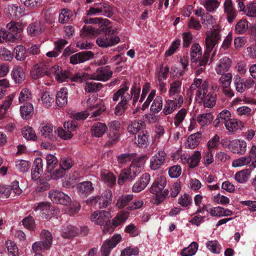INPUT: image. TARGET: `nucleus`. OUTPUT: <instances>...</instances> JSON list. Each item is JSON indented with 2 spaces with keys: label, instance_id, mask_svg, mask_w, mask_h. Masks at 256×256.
<instances>
[{
  "label": "nucleus",
  "instance_id": "obj_1",
  "mask_svg": "<svg viewBox=\"0 0 256 256\" xmlns=\"http://www.w3.org/2000/svg\"><path fill=\"white\" fill-rule=\"evenodd\" d=\"M129 89L128 86L124 84L120 86V88L112 96V100L117 102L119 98H120V102L116 106L114 109V114L116 116H120L124 114L127 108L128 102L133 99V104L138 100L139 97L140 89L135 84L131 88V94H130L128 91Z\"/></svg>",
  "mask_w": 256,
  "mask_h": 256
},
{
  "label": "nucleus",
  "instance_id": "obj_2",
  "mask_svg": "<svg viewBox=\"0 0 256 256\" xmlns=\"http://www.w3.org/2000/svg\"><path fill=\"white\" fill-rule=\"evenodd\" d=\"M196 88L198 90L196 92V100L199 102H202L205 108L214 107L216 104V95L208 88V82L207 80H202V78H195L194 83L190 88V90H194Z\"/></svg>",
  "mask_w": 256,
  "mask_h": 256
},
{
  "label": "nucleus",
  "instance_id": "obj_3",
  "mask_svg": "<svg viewBox=\"0 0 256 256\" xmlns=\"http://www.w3.org/2000/svg\"><path fill=\"white\" fill-rule=\"evenodd\" d=\"M110 28L102 27L100 30L104 32V34L100 36L96 40L97 44L102 48H108L116 45L120 41L118 36L109 34L110 32Z\"/></svg>",
  "mask_w": 256,
  "mask_h": 256
},
{
  "label": "nucleus",
  "instance_id": "obj_4",
  "mask_svg": "<svg viewBox=\"0 0 256 256\" xmlns=\"http://www.w3.org/2000/svg\"><path fill=\"white\" fill-rule=\"evenodd\" d=\"M61 68L58 66H54L49 67L48 66L40 64V65H36L31 71L32 74L35 78L44 75L50 76L53 74L56 77V75L60 72Z\"/></svg>",
  "mask_w": 256,
  "mask_h": 256
},
{
  "label": "nucleus",
  "instance_id": "obj_5",
  "mask_svg": "<svg viewBox=\"0 0 256 256\" xmlns=\"http://www.w3.org/2000/svg\"><path fill=\"white\" fill-rule=\"evenodd\" d=\"M42 240L36 242L32 244V249L35 252L49 249L52 244V237L51 233L47 230H44L40 233Z\"/></svg>",
  "mask_w": 256,
  "mask_h": 256
},
{
  "label": "nucleus",
  "instance_id": "obj_6",
  "mask_svg": "<svg viewBox=\"0 0 256 256\" xmlns=\"http://www.w3.org/2000/svg\"><path fill=\"white\" fill-rule=\"evenodd\" d=\"M129 212L127 211L122 210L119 212L113 218L111 222L108 220V224H106L103 227V231L104 233L112 232L114 228L124 223L128 218Z\"/></svg>",
  "mask_w": 256,
  "mask_h": 256
},
{
  "label": "nucleus",
  "instance_id": "obj_7",
  "mask_svg": "<svg viewBox=\"0 0 256 256\" xmlns=\"http://www.w3.org/2000/svg\"><path fill=\"white\" fill-rule=\"evenodd\" d=\"M112 200V193H102L101 196L90 198L86 200L88 204L104 208L109 205Z\"/></svg>",
  "mask_w": 256,
  "mask_h": 256
},
{
  "label": "nucleus",
  "instance_id": "obj_8",
  "mask_svg": "<svg viewBox=\"0 0 256 256\" xmlns=\"http://www.w3.org/2000/svg\"><path fill=\"white\" fill-rule=\"evenodd\" d=\"M112 72L109 66H102L96 69L92 74H90V80L106 82L112 76Z\"/></svg>",
  "mask_w": 256,
  "mask_h": 256
},
{
  "label": "nucleus",
  "instance_id": "obj_9",
  "mask_svg": "<svg viewBox=\"0 0 256 256\" xmlns=\"http://www.w3.org/2000/svg\"><path fill=\"white\" fill-rule=\"evenodd\" d=\"M220 30L218 28H214L206 32V46L208 50H212L215 46L220 39Z\"/></svg>",
  "mask_w": 256,
  "mask_h": 256
},
{
  "label": "nucleus",
  "instance_id": "obj_10",
  "mask_svg": "<svg viewBox=\"0 0 256 256\" xmlns=\"http://www.w3.org/2000/svg\"><path fill=\"white\" fill-rule=\"evenodd\" d=\"M146 160V156H142L132 160L128 170L134 178H135L143 170Z\"/></svg>",
  "mask_w": 256,
  "mask_h": 256
},
{
  "label": "nucleus",
  "instance_id": "obj_11",
  "mask_svg": "<svg viewBox=\"0 0 256 256\" xmlns=\"http://www.w3.org/2000/svg\"><path fill=\"white\" fill-rule=\"evenodd\" d=\"M122 236L119 234H115L112 238L104 242L101 247L102 256H108L111 250L121 240Z\"/></svg>",
  "mask_w": 256,
  "mask_h": 256
},
{
  "label": "nucleus",
  "instance_id": "obj_12",
  "mask_svg": "<svg viewBox=\"0 0 256 256\" xmlns=\"http://www.w3.org/2000/svg\"><path fill=\"white\" fill-rule=\"evenodd\" d=\"M184 99L182 96H178V98L174 100H168L166 102L162 112L166 116L170 114L182 106Z\"/></svg>",
  "mask_w": 256,
  "mask_h": 256
},
{
  "label": "nucleus",
  "instance_id": "obj_13",
  "mask_svg": "<svg viewBox=\"0 0 256 256\" xmlns=\"http://www.w3.org/2000/svg\"><path fill=\"white\" fill-rule=\"evenodd\" d=\"M110 218V213L108 212L101 210L96 211L90 216V220L96 224L103 226L108 224V220Z\"/></svg>",
  "mask_w": 256,
  "mask_h": 256
},
{
  "label": "nucleus",
  "instance_id": "obj_14",
  "mask_svg": "<svg viewBox=\"0 0 256 256\" xmlns=\"http://www.w3.org/2000/svg\"><path fill=\"white\" fill-rule=\"evenodd\" d=\"M166 157V154L164 150L158 151L150 158V168L154 170H158L164 163Z\"/></svg>",
  "mask_w": 256,
  "mask_h": 256
},
{
  "label": "nucleus",
  "instance_id": "obj_15",
  "mask_svg": "<svg viewBox=\"0 0 256 256\" xmlns=\"http://www.w3.org/2000/svg\"><path fill=\"white\" fill-rule=\"evenodd\" d=\"M94 54L90 51H85L76 53L70 57V62L73 64H76L84 62L93 58Z\"/></svg>",
  "mask_w": 256,
  "mask_h": 256
},
{
  "label": "nucleus",
  "instance_id": "obj_16",
  "mask_svg": "<svg viewBox=\"0 0 256 256\" xmlns=\"http://www.w3.org/2000/svg\"><path fill=\"white\" fill-rule=\"evenodd\" d=\"M246 143L240 140H235L229 144V148L234 154H244L246 150Z\"/></svg>",
  "mask_w": 256,
  "mask_h": 256
},
{
  "label": "nucleus",
  "instance_id": "obj_17",
  "mask_svg": "<svg viewBox=\"0 0 256 256\" xmlns=\"http://www.w3.org/2000/svg\"><path fill=\"white\" fill-rule=\"evenodd\" d=\"M36 210H40L43 218H48L54 214L53 207L48 202H40L36 208Z\"/></svg>",
  "mask_w": 256,
  "mask_h": 256
},
{
  "label": "nucleus",
  "instance_id": "obj_18",
  "mask_svg": "<svg viewBox=\"0 0 256 256\" xmlns=\"http://www.w3.org/2000/svg\"><path fill=\"white\" fill-rule=\"evenodd\" d=\"M48 197L54 202L64 206L72 202L70 198L65 193H48Z\"/></svg>",
  "mask_w": 256,
  "mask_h": 256
},
{
  "label": "nucleus",
  "instance_id": "obj_19",
  "mask_svg": "<svg viewBox=\"0 0 256 256\" xmlns=\"http://www.w3.org/2000/svg\"><path fill=\"white\" fill-rule=\"evenodd\" d=\"M232 66L231 60L226 56L220 58L215 68L217 74L220 75L228 71Z\"/></svg>",
  "mask_w": 256,
  "mask_h": 256
},
{
  "label": "nucleus",
  "instance_id": "obj_20",
  "mask_svg": "<svg viewBox=\"0 0 256 256\" xmlns=\"http://www.w3.org/2000/svg\"><path fill=\"white\" fill-rule=\"evenodd\" d=\"M225 126L228 131L229 134H232L236 131L242 130L244 127V124L238 119L232 118L230 120L226 122Z\"/></svg>",
  "mask_w": 256,
  "mask_h": 256
},
{
  "label": "nucleus",
  "instance_id": "obj_21",
  "mask_svg": "<svg viewBox=\"0 0 256 256\" xmlns=\"http://www.w3.org/2000/svg\"><path fill=\"white\" fill-rule=\"evenodd\" d=\"M40 128L42 136L52 141L56 139V130H54V126L52 124H46L42 125Z\"/></svg>",
  "mask_w": 256,
  "mask_h": 256
},
{
  "label": "nucleus",
  "instance_id": "obj_22",
  "mask_svg": "<svg viewBox=\"0 0 256 256\" xmlns=\"http://www.w3.org/2000/svg\"><path fill=\"white\" fill-rule=\"evenodd\" d=\"M150 180V174L148 173L143 174L140 179L133 186V192H140L144 190L148 184Z\"/></svg>",
  "mask_w": 256,
  "mask_h": 256
},
{
  "label": "nucleus",
  "instance_id": "obj_23",
  "mask_svg": "<svg viewBox=\"0 0 256 256\" xmlns=\"http://www.w3.org/2000/svg\"><path fill=\"white\" fill-rule=\"evenodd\" d=\"M224 12L226 15L228 22L230 23L232 22L236 18V13L232 5V0H225Z\"/></svg>",
  "mask_w": 256,
  "mask_h": 256
},
{
  "label": "nucleus",
  "instance_id": "obj_24",
  "mask_svg": "<svg viewBox=\"0 0 256 256\" xmlns=\"http://www.w3.org/2000/svg\"><path fill=\"white\" fill-rule=\"evenodd\" d=\"M11 76L16 84H21L26 78L25 72L20 66H15L12 72Z\"/></svg>",
  "mask_w": 256,
  "mask_h": 256
},
{
  "label": "nucleus",
  "instance_id": "obj_25",
  "mask_svg": "<svg viewBox=\"0 0 256 256\" xmlns=\"http://www.w3.org/2000/svg\"><path fill=\"white\" fill-rule=\"evenodd\" d=\"M201 158V154L199 151H196L190 156L184 157L182 160L184 164H188L190 168L196 167L199 163Z\"/></svg>",
  "mask_w": 256,
  "mask_h": 256
},
{
  "label": "nucleus",
  "instance_id": "obj_26",
  "mask_svg": "<svg viewBox=\"0 0 256 256\" xmlns=\"http://www.w3.org/2000/svg\"><path fill=\"white\" fill-rule=\"evenodd\" d=\"M202 137L201 133L198 132L190 136L185 143L186 148L193 149L196 148L200 142Z\"/></svg>",
  "mask_w": 256,
  "mask_h": 256
},
{
  "label": "nucleus",
  "instance_id": "obj_27",
  "mask_svg": "<svg viewBox=\"0 0 256 256\" xmlns=\"http://www.w3.org/2000/svg\"><path fill=\"white\" fill-rule=\"evenodd\" d=\"M100 176L102 181L108 186L112 187L116 184V178L112 172L104 170L101 172Z\"/></svg>",
  "mask_w": 256,
  "mask_h": 256
},
{
  "label": "nucleus",
  "instance_id": "obj_28",
  "mask_svg": "<svg viewBox=\"0 0 256 256\" xmlns=\"http://www.w3.org/2000/svg\"><path fill=\"white\" fill-rule=\"evenodd\" d=\"M107 126L106 124L102 122L94 123L91 128L92 134L96 137H101L106 130Z\"/></svg>",
  "mask_w": 256,
  "mask_h": 256
},
{
  "label": "nucleus",
  "instance_id": "obj_29",
  "mask_svg": "<svg viewBox=\"0 0 256 256\" xmlns=\"http://www.w3.org/2000/svg\"><path fill=\"white\" fill-rule=\"evenodd\" d=\"M166 184L165 177L161 176L158 178L152 184L150 192H162Z\"/></svg>",
  "mask_w": 256,
  "mask_h": 256
},
{
  "label": "nucleus",
  "instance_id": "obj_30",
  "mask_svg": "<svg viewBox=\"0 0 256 256\" xmlns=\"http://www.w3.org/2000/svg\"><path fill=\"white\" fill-rule=\"evenodd\" d=\"M56 102L60 107H63L67 104L68 90L66 88H62L57 92Z\"/></svg>",
  "mask_w": 256,
  "mask_h": 256
},
{
  "label": "nucleus",
  "instance_id": "obj_31",
  "mask_svg": "<svg viewBox=\"0 0 256 256\" xmlns=\"http://www.w3.org/2000/svg\"><path fill=\"white\" fill-rule=\"evenodd\" d=\"M146 126L144 122L142 120H134L130 123L127 128L129 133L136 134Z\"/></svg>",
  "mask_w": 256,
  "mask_h": 256
},
{
  "label": "nucleus",
  "instance_id": "obj_32",
  "mask_svg": "<svg viewBox=\"0 0 256 256\" xmlns=\"http://www.w3.org/2000/svg\"><path fill=\"white\" fill-rule=\"evenodd\" d=\"M148 134L146 130H142L135 140V144L140 148H146L148 144Z\"/></svg>",
  "mask_w": 256,
  "mask_h": 256
},
{
  "label": "nucleus",
  "instance_id": "obj_33",
  "mask_svg": "<svg viewBox=\"0 0 256 256\" xmlns=\"http://www.w3.org/2000/svg\"><path fill=\"white\" fill-rule=\"evenodd\" d=\"M198 122L202 126L209 125L214 119L212 114L210 113L200 114L197 116Z\"/></svg>",
  "mask_w": 256,
  "mask_h": 256
},
{
  "label": "nucleus",
  "instance_id": "obj_34",
  "mask_svg": "<svg viewBox=\"0 0 256 256\" xmlns=\"http://www.w3.org/2000/svg\"><path fill=\"white\" fill-rule=\"evenodd\" d=\"M46 160V172H51L58 166V160L54 155L52 154H47Z\"/></svg>",
  "mask_w": 256,
  "mask_h": 256
},
{
  "label": "nucleus",
  "instance_id": "obj_35",
  "mask_svg": "<svg viewBox=\"0 0 256 256\" xmlns=\"http://www.w3.org/2000/svg\"><path fill=\"white\" fill-rule=\"evenodd\" d=\"M202 54L200 46L198 44H192L190 49V59L192 62H196Z\"/></svg>",
  "mask_w": 256,
  "mask_h": 256
},
{
  "label": "nucleus",
  "instance_id": "obj_36",
  "mask_svg": "<svg viewBox=\"0 0 256 256\" xmlns=\"http://www.w3.org/2000/svg\"><path fill=\"white\" fill-rule=\"evenodd\" d=\"M24 25L20 22H16L12 21L6 24V28L9 32L15 33H20L24 29Z\"/></svg>",
  "mask_w": 256,
  "mask_h": 256
},
{
  "label": "nucleus",
  "instance_id": "obj_37",
  "mask_svg": "<svg viewBox=\"0 0 256 256\" xmlns=\"http://www.w3.org/2000/svg\"><path fill=\"white\" fill-rule=\"evenodd\" d=\"M20 114L24 119H28L33 114L34 108L30 103H26L20 108Z\"/></svg>",
  "mask_w": 256,
  "mask_h": 256
},
{
  "label": "nucleus",
  "instance_id": "obj_38",
  "mask_svg": "<svg viewBox=\"0 0 256 256\" xmlns=\"http://www.w3.org/2000/svg\"><path fill=\"white\" fill-rule=\"evenodd\" d=\"M27 30L28 34L32 36L39 35L42 32V25L38 22L32 23L28 26Z\"/></svg>",
  "mask_w": 256,
  "mask_h": 256
},
{
  "label": "nucleus",
  "instance_id": "obj_39",
  "mask_svg": "<svg viewBox=\"0 0 256 256\" xmlns=\"http://www.w3.org/2000/svg\"><path fill=\"white\" fill-rule=\"evenodd\" d=\"M98 100L96 96H92L88 98L86 101L84 102V104L86 107V111L90 112L94 110L100 105L98 102Z\"/></svg>",
  "mask_w": 256,
  "mask_h": 256
},
{
  "label": "nucleus",
  "instance_id": "obj_40",
  "mask_svg": "<svg viewBox=\"0 0 256 256\" xmlns=\"http://www.w3.org/2000/svg\"><path fill=\"white\" fill-rule=\"evenodd\" d=\"M14 54L18 60L23 61L26 57V49L22 45L17 46L14 48Z\"/></svg>",
  "mask_w": 256,
  "mask_h": 256
},
{
  "label": "nucleus",
  "instance_id": "obj_41",
  "mask_svg": "<svg viewBox=\"0 0 256 256\" xmlns=\"http://www.w3.org/2000/svg\"><path fill=\"white\" fill-rule=\"evenodd\" d=\"M134 178L128 169H124L119 174L118 183L119 185H122L127 180H132Z\"/></svg>",
  "mask_w": 256,
  "mask_h": 256
},
{
  "label": "nucleus",
  "instance_id": "obj_42",
  "mask_svg": "<svg viewBox=\"0 0 256 256\" xmlns=\"http://www.w3.org/2000/svg\"><path fill=\"white\" fill-rule=\"evenodd\" d=\"M182 88V82L179 80H175L172 82L170 85V88L169 90V94L170 96H178V94L181 91Z\"/></svg>",
  "mask_w": 256,
  "mask_h": 256
},
{
  "label": "nucleus",
  "instance_id": "obj_43",
  "mask_svg": "<svg viewBox=\"0 0 256 256\" xmlns=\"http://www.w3.org/2000/svg\"><path fill=\"white\" fill-rule=\"evenodd\" d=\"M22 133L27 140H36L37 139L36 134L32 127H24L22 130Z\"/></svg>",
  "mask_w": 256,
  "mask_h": 256
},
{
  "label": "nucleus",
  "instance_id": "obj_44",
  "mask_svg": "<svg viewBox=\"0 0 256 256\" xmlns=\"http://www.w3.org/2000/svg\"><path fill=\"white\" fill-rule=\"evenodd\" d=\"M133 198V195H122L117 200L116 206L119 208H122L126 206Z\"/></svg>",
  "mask_w": 256,
  "mask_h": 256
},
{
  "label": "nucleus",
  "instance_id": "obj_45",
  "mask_svg": "<svg viewBox=\"0 0 256 256\" xmlns=\"http://www.w3.org/2000/svg\"><path fill=\"white\" fill-rule=\"evenodd\" d=\"M198 248V244L196 242H192L188 248H184L181 252L182 256H192L196 252Z\"/></svg>",
  "mask_w": 256,
  "mask_h": 256
},
{
  "label": "nucleus",
  "instance_id": "obj_46",
  "mask_svg": "<svg viewBox=\"0 0 256 256\" xmlns=\"http://www.w3.org/2000/svg\"><path fill=\"white\" fill-rule=\"evenodd\" d=\"M79 232V230L72 226H68L66 229L64 231L62 234V236L66 238H70L75 236Z\"/></svg>",
  "mask_w": 256,
  "mask_h": 256
},
{
  "label": "nucleus",
  "instance_id": "obj_47",
  "mask_svg": "<svg viewBox=\"0 0 256 256\" xmlns=\"http://www.w3.org/2000/svg\"><path fill=\"white\" fill-rule=\"evenodd\" d=\"M187 114V110L186 108L180 109L175 115L174 118V124L176 127L179 126Z\"/></svg>",
  "mask_w": 256,
  "mask_h": 256
},
{
  "label": "nucleus",
  "instance_id": "obj_48",
  "mask_svg": "<svg viewBox=\"0 0 256 256\" xmlns=\"http://www.w3.org/2000/svg\"><path fill=\"white\" fill-rule=\"evenodd\" d=\"M12 98L11 96H8L3 102L2 104H0V120L4 116L6 112L12 104Z\"/></svg>",
  "mask_w": 256,
  "mask_h": 256
},
{
  "label": "nucleus",
  "instance_id": "obj_49",
  "mask_svg": "<svg viewBox=\"0 0 256 256\" xmlns=\"http://www.w3.org/2000/svg\"><path fill=\"white\" fill-rule=\"evenodd\" d=\"M250 176V172L248 169H245L236 172L235 174V179L240 183L246 182Z\"/></svg>",
  "mask_w": 256,
  "mask_h": 256
},
{
  "label": "nucleus",
  "instance_id": "obj_50",
  "mask_svg": "<svg viewBox=\"0 0 256 256\" xmlns=\"http://www.w3.org/2000/svg\"><path fill=\"white\" fill-rule=\"evenodd\" d=\"M136 156L134 153H125L122 154L117 156V160L119 164H124L130 162Z\"/></svg>",
  "mask_w": 256,
  "mask_h": 256
},
{
  "label": "nucleus",
  "instance_id": "obj_51",
  "mask_svg": "<svg viewBox=\"0 0 256 256\" xmlns=\"http://www.w3.org/2000/svg\"><path fill=\"white\" fill-rule=\"evenodd\" d=\"M76 188L80 192H90L94 190V187L90 181H86L78 184Z\"/></svg>",
  "mask_w": 256,
  "mask_h": 256
},
{
  "label": "nucleus",
  "instance_id": "obj_52",
  "mask_svg": "<svg viewBox=\"0 0 256 256\" xmlns=\"http://www.w3.org/2000/svg\"><path fill=\"white\" fill-rule=\"evenodd\" d=\"M84 22L86 24H101L102 25L100 26V29H102V27L105 28V27L107 26L110 24V21L108 19H103L102 18H98L84 19Z\"/></svg>",
  "mask_w": 256,
  "mask_h": 256
},
{
  "label": "nucleus",
  "instance_id": "obj_53",
  "mask_svg": "<svg viewBox=\"0 0 256 256\" xmlns=\"http://www.w3.org/2000/svg\"><path fill=\"white\" fill-rule=\"evenodd\" d=\"M32 98V92L28 88H24L22 90L18 97L20 103L30 100Z\"/></svg>",
  "mask_w": 256,
  "mask_h": 256
},
{
  "label": "nucleus",
  "instance_id": "obj_54",
  "mask_svg": "<svg viewBox=\"0 0 256 256\" xmlns=\"http://www.w3.org/2000/svg\"><path fill=\"white\" fill-rule=\"evenodd\" d=\"M96 34L97 32L92 26H84L80 31V36L83 38H91Z\"/></svg>",
  "mask_w": 256,
  "mask_h": 256
},
{
  "label": "nucleus",
  "instance_id": "obj_55",
  "mask_svg": "<svg viewBox=\"0 0 256 256\" xmlns=\"http://www.w3.org/2000/svg\"><path fill=\"white\" fill-rule=\"evenodd\" d=\"M248 22L246 20H241L236 25L235 30L237 34L244 33L248 29Z\"/></svg>",
  "mask_w": 256,
  "mask_h": 256
},
{
  "label": "nucleus",
  "instance_id": "obj_56",
  "mask_svg": "<svg viewBox=\"0 0 256 256\" xmlns=\"http://www.w3.org/2000/svg\"><path fill=\"white\" fill-rule=\"evenodd\" d=\"M201 20L202 24L206 28H210L214 23L212 16L208 14H202Z\"/></svg>",
  "mask_w": 256,
  "mask_h": 256
},
{
  "label": "nucleus",
  "instance_id": "obj_57",
  "mask_svg": "<svg viewBox=\"0 0 256 256\" xmlns=\"http://www.w3.org/2000/svg\"><path fill=\"white\" fill-rule=\"evenodd\" d=\"M221 75L222 76L218 80L219 83L222 84V87L229 86L232 82V74L228 72Z\"/></svg>",
  "mask_w": 256,
  "mask_h": 256
},
{
  "label": "nucleus",
  "instance_id": "obj_58",
  "mask_svg": "<svg viewBox=\"0 0 256 256\" xmlns=\"http://www.w3.org/2000/svg\"><path fill=\"white\" fill-rule=\"evenodd\" d=\"M102 84L93 82H87L86 84L85 90L88 92H96L100 90Z\"/></svg>",
  "mask_w": 256,
  "mask_h": 256
},
{
  "label": "nucleus",
  "instance_id": "obj_59",
  "mask_svg": "<svg viewBox=\"0 0 256 256\" xmlns=\"http://www.w3.org/2000/svg\"><path fill=\"white\" fill-rule=\"evenodd\" d=\"M162 106V98L160 96H158L154 100L152 104L150 107L151 111L154 112H160Z\"/></svg>",
  "mask_w": 256,
  "mask_h": 256
},
{
  "label": "nucleus",
  "instance_id": "obj_60",
  "mask_svg": "<svg viewBox=\"0 0 256 256\" xmlns=\"http://www.w3.org/2000/svg\"><path fill=\"white\" fill-rule=\"evenodd\" d=\"M207 248L212 252L214 254H220V246L216 240H211L206 244Z\"/></svg>",
  "mask_w": 256,
  "mask_h": 256
},
{
  "label": "nucleus",
  "instance_id": "obj_61",
  "mask_svg": "<svg viewBox=\"0 0 256 256\" xmlns=\"http://www.w3.org/2000/svg\"><path fill=\"white\" fill-rule=\"evenodd\" d=\"M16 167L20 172H26L30 168V164L28 161L18 160L16 162Z\"/></svg>",
  "mask_w": 256,
  "mask_h": 256
},
{
  "label": "nucleus",
  "instance_id": "obj_62",
  "mask_svg": "<svg viewBox=\"0 0 256 256\" xmlns=\"http://www.w3.org/2000/svg\"><path fill=\"white\" fill-rule=\"evenodd\" d=\"M100 10H99L98 14H101L102 15L106 17L110 18L113 14V10L112 8L106 3H104Z\"/></svg>",
  "mask_w": 256,
  "mask_h": 256
},
{
  "label": "nucleus",
  "instance_id": "obj_63",
  "mask_svg": "<svg viewBox=\"0 0 256 256\" xmlns=\"http://www.w3.org/2000/svg\"><path fill=\"white\" fill-rule=\"evenodd\" d=\"M42 100L46 106H50L54 102L53 96L49 92H46L42 96Z\"/></svg>",
  "mask_w": 256,
  "mask_h": 256
},
{
  "label": "nucleus",
  "instance_id": "obj_64",
  "mask_svg": "<svg viewBox=\"0 0 256 256\" xmlns=\"http://www.w3.org/2000/svg\"><path fill=\"white\" fill-rule=\"evenodd\" d=\"M247 157L248 158L249 164L252 162L251 166L255 168L256 167V146L253 145L249 152V154Z\"/></svg>",
  "mask_w": 256,
  "mask_h": 256
}]
</instances>
